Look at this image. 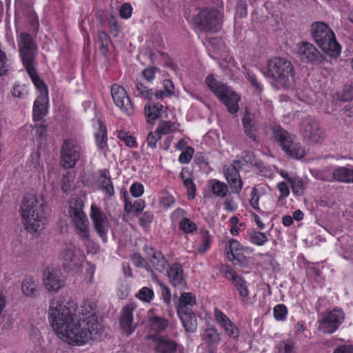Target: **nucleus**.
<instances>
[{
	"mask_svg": "<svg viewBox=\"0 0 353 353\" xmlns=\"http://www.w3.org/2000/svg\"><path fill=\"white\" fill-rule=\"evenodd\" d=\"M132 8L129 3H123L120 8L119 14L123 19H127L132 16Z\"/></svg>",
	"mask_w": 353,
	"mask_h": 353,
	"instance_id": "nucleus-63",
	"label": "nucleus"
},
{
	"mask_svg": "<svg viewBox=\"0 0 353 353\" xmlns=\"http://www.w3.org/2000/svg\"><path fill=\"white\" fill-rule=\"evenodd\" d=\"M194 150L193 148L189 146L187 147L185 150L183 152L179 157V161L181 163H188L192 158Z\"/></svg>",
	"mask_w": 353,
	"mask_h": 353,
	"instance_id": "nucleus-56",
	"label": "nucleus"
},
{
	"mask_svg": "<svg viewBox=\"0 0 353 353\" xmlns=\"http://www.w3.org/2000/svg\"><path fill=\"white\" fill-rule=\"evenodd\" d=\"M210 183L212 192L216 196L225 197L229 192V188L226 183L216 179H212Z\"/></svg>",
	"mask_w": 353,
	"mask_h": 353,
	"instance_id": "nucleus-39",
	"label": "nucleus"
},
{
	"mask_svg": "<svg viewBox=\"0 0 353 353\" xmlns=\"http://www.w3.org/2000/svg\"><path fill=\"white\" fill-rule=\"evenodd\" d=\"M166 274L170 283L173 287L182 288L185 286L183 270L179 263H175L170 265L168 269H166Z\"/></svg>",
	"mask_w": 353,
	"mask_h": 353,
	"instance_id": "nucleus-17",
	"label": "nucleus"
},
{
	"mask_svg": "<svg viewBox=\"0 0 353 353\" xmlns=\"http://www.w3.org/2000/svg\"><path fill=\"white\" fill-rule=\"evenodd\" d=\"M173 123L171 121H161L155 130L161 136L162 134H167L172 131Z\"/></svg>",
	"mask_w": 353,
	"mask_h": 353,
	"instance_id": "nucleus-50",
	"label": "nucleus"
},
{
	"mask_svg": "<svg viewBox=\"0 0 353 353\" xmlns=\"http://www.w3.org/2000/svg\"><path fill=\"white\" fill-rule=\"evenodd\" d=\"M293 348V343L289 340L283 341L279 344V351L281 353H294Z\"/></svg>",
	"mask_w": 353,
	"mask_h": 353,
	"instance_id": "nucleus-64",
	"label": "nucleus"
},
{
	"mask_svg": "<svg viewBox=\"0 0 353 353\" xmlns=\"http://www.w3.org/2000/svg\"><path fill=\"white\" fill-rule=\"evenodd\" d=\"M150 325L152 330L160 332L167 327L168 321L163 318L153 316L150 318Z\"/></svg>",
	"mask_w": 353,
	"mask_h": 353,
	"instance_id": "nucleus-44",
	"label": "nucleus"
},
{
	"mask_svg": "<svg viewBox=\"0 0 353 353\" xmlns=\"http://www.w3.org/2000/svg\"><path fill=\"white\" fill-rule=\"evenodd\" d=\"M345 314L341 310L334 309L319 321V330L325 334H332L343 322Z\"/></svg>",
	"mask_w": 353,
	"mask_h": 353,
	"instance_id": "nucleus-12",
	"label": "nucleus"
},
{
	"mask_svg": "<svg viewBox=\"0 0 353 353\" xmlns=\"http://www.w3.org/2000/svg\"><path fill=\"white\" fill-rule=\"evenodd\" d=\"M205 82L210 90L226 106L230 114H234L239 111V101L241 97L238 94L230 87L216 80L212 75H208Z\"/></svg>",
	"mask_w": 353,
	"mask_h": 353,
	"instance_id": "nucleus-5",
	"label": "nucleus"
},
{
	"mask_svg": "<svg viewBox=\"0 0 353 353\" xmlns=\"http://www.w3.org/2000/svg\"><path fill=\"white\" fill-rule=\"evenodd\" d=\"M273 313L276 320L283 321L288 314V308L283 304H278L274 306Z\"/></svg>",
	"mask_w": 353,
	"mask_h": 353,
	"instance_id": "nucleus-47",
	"label": "nucleus"
},
{
	"mask_svg": "<svg viewBox=\"0 0 353 353\" xmlns=\"http://www.w3.org/2000/svg\"><path fill=\"white\" fill-rule=\"evenodd\" d=\"M24 14L32 30L34 31H38L39 28V19L32 8L28 7Z\"/></svg>",
	"mask_w": 353,
	"mask_h": 353,
	"instance_id": "nucleus-42",
	"label": "nucleus"
},
{
	"mask_svg": "<svg viewBox=\"0 0 353 353\" xmlns=\"http://www.w3.org/2000/svg\"><path fill=\"white\" fill-rule=\"evenodd\" d=\"M37 289V283L32 277H26L21 284V291L26 296H34Z\"/></svg>",
	"mask_w": 353,
	"mask_h": 353,
	"instance_id": "nucleus-38",
	"label": "nucleus"
},
{
	"mask_svg": "<svg viewBox=\"0 0 353 353\" xmlns=\"http://www.w3.org/2000/svg\"><path fill=\"white\" fill-rule=\"evenodd\" d=\"M333 179L342 183H353V169L347 167H338L332 172Z\"/></svg>",
	"mask_w": 353,
	"mask_h": 353,
	"instance_id": "nucleus-32",
	"label": "nucleus"
},
{
	"mask_svg": "<svg viewBox=\"0 0 353 353\" xmlns=\"http://www.w3.org/2000/svg\"><path fill=\"white\" fill-rule=\"evenodd\" d=\"M305 137L312 143H317L323 139V132L319 123L312 119H308L304 124Z\"/></svg>",
	"mask_w": 353,
	"mask_h": 353,
	"instance_id": "nucleus-18",
	"label": "nucleus"
},
{
	"mask_svg": "<svg viewBox=\"0 0 353 353\" xmlns=\"http://www.w3.org/2000/svg\"><path fill=\"white\" fill-rule=\"evenodd\" d=\"M12 94L15 97L25 98L28 94V91L24 85L16 84L12 90Z\"/></svg>",
	"mask_w": 353,
	"mask_h": 353,
	"instance_id": "nucleus-62",
	"label": "nucleus"
},
{
	"mask_svg": "<svg viewBox=\"0 0 353 353\" xmlns=\"http://www.w3.org/2000/svg\"><path fill=\"white\" fill-rule=\"evenodd\" d=\"M98 41L99 43V50L103 54H105L108 51V43L110 41L108 34L101 30L98 32Z\"/></svg>",
	"mask_w": 353,
	"mask_h": 353,
	"instance_id": "nucleus-45",
	"label": "nucleus"
},
{
	"mask_svg": "<svg viewBox=\"0 0 353 353\" xmlns=\"http://www.w3.org/2000/svg\"><path fill=\"white\" fill-rule=\"evenodd\" d=\"M243 168L240 160H234L232 163L224 169V174L226 180L238 179L240 177L239 171Z\"/></svg>",
	"mask_w": 353,
	"mask_h": 353,
	"instance_id": "nucleus-36",
	"label": "nucleus"
},
{
	"mask_svg": "<svg viewBox=\"0 0 353 353\" xmlns=\"http://www.w3.org/2000/svg\"><path fill=\"white\" fill-rule=\"evenodd\" d=\"M296 54L303 61L316 65L323 63L325 59L314 45L306 41L297 44Z\"/></svg>",
	"mask_w": 353,
	"mask_h": 353,
	"instance_id": "nucleus-11",
	"label": "nucleus"
},
{
	"mask_svg": "<svg viewBox=\"0 0 353 353\" xmlns=\"http://www.w3.org/2000/svg\"><path fill=\"white\" fill-rule=\"evenodd\" d=\"M9 69L10 63L7 56L0 48V76L6 74Z\"/></svg>",
	"mask_w": 353,
	"mask_h": 353,
	"instance_id": "nucleus-52",
	"label": "nucleus"
},
{
	"mask_svg": "<svg viewBox=\"0 0 353 353\" xmlns=\"http://www.w3.org/2000/svg\"><path fill=\"white\" fill-rule=\"evenodd\" d=\"M264 74L286 88H291L295 81L294 68L290 61L284 58L274 57L270 59Z\"/></svg>",
	"mask_w": 353,
	"mask_h": 353,
	"instance_id": "nucleus-3",
	"label": "nucleus"
},
{
	"mask_svg": "<svg viewBox=\"0 0 353 353\" xmlns=\"http://www.w3.org/2000/svg\"><path fill=\"white\" fill-rule=\"evenodd\" d=\"M311 34L319 46L327 39L333 38V31L323 22H315L311 26Z\"/></svg>",
	"mask_w": 353,
	"mask_h": 353,
	"instance_id": "nucleus-15",
	"label": "nucleus"
},
{
	"mask_svg": "<svg viewBox=\"0 0 353 353\" xmlns=\"http://www.w3.org/2000/svg\"><path fill=\"white\" fill-rule=\"evenodd\" d=\"M180 178L183 181V185L187 189V196L188 199H194L196 194V185L193 181L190 172L183 168L180 173Z\"/></svg>",
	"mask_w": 353,
	"mask_h": 353,
	"instance_id": "nucleus-31",
	"label": "nucleus"
},
{
	"mask_svg": "<svg viewBox=\"0 0 353 353\" xmlns=\"http://www.w3.org/2000/svg\"><path fill=\"white\" fill-rule=\"evenodd\" d=\"M215 317L229 336L234 339L239 336V329L224 313L215 310Z\"/></svg>",
	"mask_w": 353,
	"mask_h": 353,
	"instance_id": "nucleus-21",
	"label": "nucleus"
},
{
	"mask_svg": "<svg viewBox=\"0 0 353 353\" xmlns=\"http://www.w3.org/2000/svg\"><path fill=\"white\" fill-rule=\"evenodd\" d=\"M232 282L238 292L242 303H247L250 300L248 282L240 275H234Z\"/></svg>",
	"mask_w": 353,
	"mask_h": 353,
	"instance_id": "nucleus-24",
	"label": "nucleus"
},
{
	"mask_svg": "<svg viewBox=\"0 0 353 353\" xmlns=\"http://www.w3.org/2000/svg\"><path fill=\"white\" fill-rule=\"evenodd\" d=\"M111 95L114 104L124 113L128 115L133 113L134 108L132 104L123 87L117 84L112 85L111 87Z\"/></svg>",
	"mask_w": 353,
	"mask_h": 353,
	"instance_id": "nucleus-13",
	"label": "nucleus"
},
{
	"mask_svg": "<svg viewBox=\"0 0 353 353\" xmlns=\"http://www.w3.org/2000/svg\"><path fill=\"white\" fill-rule=\"evenodd\" d=\"M196 303V296L190 292L181 293L178 305L176 306L177 312L192 311V307Z\"/></svg>",
	"mask_w": 353,
	"mask_h": 353,
	"instance_id": "nucleus-28",
	"label": "nucleus"
},
{
	"mask_svg": "<svg viewBox=\"0 0 353 353\" xmlns=\"http://www.w3.org/2000/svg\"><path fill=\"white\" fill-rule=\"evenodd\" d=\"M154 296V292L152 289H150L147 287L142 288L139 293L137 294V296L141 301L145 302H150Z\"/></svg>",
	"mask_w": 353,
	"mask_h": 353,
	"instance_id": "nucleus-51",
	"label": "nucleus"
},
{
	"mask_svg": "<svg viewBox=\"0 0 353 353\" xmlns=\"http://www.w3.org/2000/svg\"><path fill=\"white\" fill-rule=\"evenodd\" d=\"M245 75L246 79L250 81L256 90L259 92L262 90L260 83L258 81L256 75L252 71L246 70Z\"/></svg>",
	"mask_w": 353,
	"mask_h": 353,
	"instance_id": "nucleus-60",
	"label": "nucleus"
},
{
	"mask_svg": "<svg viewBox=\"0 0 353 353\" xmlns=\"http://www.w3.org/2000/svg\"><path fill=\"white\" fill-rule=\"evenodd\" d=\"M78 319L74 310L63 304L59 300L53 299L50 301L48 309V321L57 335L63 341L70 344L72 336L77 330Z\"/></svg>",
	"mask_w": 353,
	"mask_h": 353,
	"instance_id": "nucleus-1",
	"label": "nucleus"
},
{
	"mask_svg": "<svg viewBox=\"0 0 353 353\" xmlns=\"http://www.w3.org/2000/svg\"><path fill=\"white\" fill-rule=\"evenodd\" d=\"M76 225L77 234L82 241H88L90 238L89 221L87 217L73 221Z\"/></svg>",
	"mask_w": 353,
	"mask_h": 353,
	"instance_id": "nucleus-35",
	"label": "nucleus"
},
{
	"mask_svg": "<svg viewBox=\"0 0 353 353\" xmlns=\"http://www.w3.org/2000/svg\"><path fill=\"white\" fill-rule=\"evenodd\" d=\"M322 50L331 57H338L341 51V47L339 43L336 41L335 35H333V38L327 39L319 46Z\"/></svg>",
	"mask_w": 353,
	"mask_h": 353,
	"instance_id": "nucleus-30",
	"label": "nucleus"
},
{
	"mask_svg": "<svg viewBox=\"0 0 353 353\" xmlns=\"http://www.w3.org/2000/svg\"><path fill=\"white\" fill-rule=\"evenodd\" d=\"M241 249V245L238 241L235 239H231L229 241V246L227 251L228 259L230 261H240L241 254H240L239 252Z\"/></svg>",
	"mask_w": 353,
	"mask_h": 353,
	"instance_id": "nucleus-40",
	"label": "nucleus"
},
{
	"mask_svg": "<svg viewBox=\"0 0 353 353\" xmlns=\"http://www.w3.org/2000/svg\"><path fill=\"white\" fill-rule=\"evenodd\" d=\"M223 13L213 7L200 9L192 21L195 27L201 32L207 33L217 32L223 22Z\"/></svg>",
	"mask_w": 353,
	"mask_h": 353,
	"instance_id": "nucleus-4",
	"label": "nucleus"
},
{
	"mask_svg": "<svg viewBox=\"0 0 353 353\" xmlns=\"http://www.w3.org/2000/svg\"><path fill=\"white\" fill-rule=\"evenodd\" d=\"M48 103V95H39L33 106V118L34 120H41L47 113Z\"/></svg>",
	"mask_w": 353,
	"mask_h": 353,
	"instance_id": "nucleus-27",
	"label": "nucleus"
},
{
	"mask_svg": "<svg viewBox=\"0 0 353 353\" xmlns=\"http://www.w3.org/2000/svg\"><path fill=\"white\" fill-rule=\"evenodd\" d=\"M80 321L81 319L77 321V330H75L74 334L70 333L72 336V337L70 336V339H72L71 345H82L86 343L101 330V325L98 322L97 316L95 314H91L83 319L85 324L84 327H81Z\"/></svg>",
	"mask_w": 353,
	"mask_h": 353,
	"instance_id": "nucleus-7",
	"label": "nucleus"
},
{
	"mask_svg": "<svg viewBox=\"0 0 353 353\" xmlns=\"http://www.w3.org/2000/svg\"><path fill=\"white\" fill-rule=\"evenodd\" d=\"M186 332L193 333L197 328V320L193 311L177 312Z\"/></svg>",
	"mask_w": 353,
	"mask_h": 353,
	"instance_id": "nucleus-25",
	"label": "nucleus"
},
{
	"mask_svg": "<svg viewBox=\"0 0 353 353\" xmlns=\"http://www.w3.org/2000/svg\"><path fill=\"white\" fill-rule=\"evenodd\" d=\"M43 284L48 291L57 292L63 286L64 283L57 272L48 268L43 272Z\"/></svg>",
	"mask_w": 353,
	"mask_h": 353,
	"instance_id": "nucleus-19",
	"label": "nucleus"
},
{
	"mask_svg": "<svg viewBox=\"0 0 353 353\" xmlns=\"http://www.w3.org/2000/svg\"><path fill=\"white\" fill-rule=\"evenodd\" d=\"M133 263L139 268H143L147 270V271L153 272L152 268L148 265L145 260L142 257L139 253H134L132 256Z\"/></svg>",
	"mask_w": 353,
	"mask_h": 353,
	"instance_id": "nucleus-49",
	"label": "nucleus"
},
{
	"mask_svg": "<svg viewBox=\"0 0 353 353\" xmlns=\"http://www.w3.org/2000/svg\"><path fill=\"white\" fill-rule=\"evenodd\" d=\"M211 236L208 231H205L202 234V242L198 248V251L201 254H204L210 247Z\"/></svg>",
	"mask_w": 353,
	"mask_h": 353,
	"instance_id": "nucleus-48",
	"label": "nucleus"
},
{
	"mask_svg": "<svg viewBox=\"0 0 353 353\" xmlns=\"http://www.w3.org/2000/svg\"><path fill=\"white\" fill-rule=\"evenodd\" d=\"M34 64L25 66L27 72H28L34 86L39 91V95H48V89L44 82L39 77L36 70L34 68Z\"/></svg>",
	"mask_w": 353,
	"mask_h": 353,
	"instance_id": "nucleus-33",
	"label": "nucleus"
},
{
	"mask_svg": "<svg viewBox=\"0 0 353 353\" xmlns=\"http://www.w3.org/2000/svg\"><path fill=\"white\" fill-rule=\"evenodd\" d=\"M161 136L156 131L150 132L146 139L148 146L150 147L152 149L157 148V142L161 139Z\"/></svg>",
	"mask_w": 353,
	"mask_h": 353,
	"instance_id": "nucleus-59",
	"label": "nucleus"
},
{
	"mask_svg": "<svg viewBox=\"0 0 353 353\" xmlns=\"http://www.w3.org/2000/svg\"><path fill=\"white\" fill-rule=\"evenodd\" d=\"M134 310V305L133 304L127 305L123 307L120 319V327L122 332L128 336L134 332L136 328V325L133 322Z\"/></svg>",
	"mask_w": 353,
	"mask_h": 353,
	"instance_id": "nucleus-16",
	"label": "nucleus"
},
{
	"mask_svg": "<svg viewBox=\"0 0 353 353\" xmlns=\"http://www.w3.org/2000/svg\"><path fill=\"white\" fill-rule=\"evenodd\" d=\"M156 341L157 353H175L178 350V344L170 339L159 336L156 339Z\"/></svg>",
	"mask_w": 353,
	"mask_h": 353,
	"instance_id": "nucleus-26",
	"label": "nucleus"
},
{
	"mask_svg": "<svg viewBox=\"0 0 353 353\" xmlns=\"http://www.w3.org/2000/svg\"><path fill=\"white\" fill-rule=\"evenodd\" d=\"M153 218L154 215L151 212H145L139 218V224L144 228H148Z\"/></svg>",
	"mask_w": 353,
	"mask_h": 353,
	"instance_id": "nucleus-58",
	"label": "nucleus"
},
{
	"mask_svg": "<svg viewBox=\"0 0 353 353\" xmlns=\"http://www.w3.org/2000/svg\"><path fill=\"white\" fill-rule=\"evenodd\" d=\"M145 250L152 265L159 272H164L168 263L162 253L150 247L147 248Z\"/></svg>",
	"mask_w": 353,
	"mask_h": 353,
	"instance_id": "nucleus-20",
	"label": "nucleus"
},
{
	"mask_svg": "<svg viewBox=\"0 0 353 353\" xmlns=\"http://www.w3.org/2000/svg\"><path fill=\"white\" fill-rule=\"evenodd\" d=\"M117 137L121 141H124L128 147L132 148L136 144L135 138L131 135H128L125 131H119Z\"/></svg>",
	"mask_w": 353,
	"mask_h": 353,
	"instance_id": "nucleus-53",
	"label": "nucleus"
},
{
	"mask_svg": "<svg viewBox=\"0 0 353 353\" xmlns=\"http://www.w3.org/2000/svg\"><path fill=\"white\" fill-rule=\"evenodd\" d=\"M83 201L81 199L74 198L70 201L69 214L72 221L87 217L83 212Z\"/></svg>",
	"mask_w": 353,
	"mask_h": 353,
	"instance_id": "nucleus-29",
	"label": "nucleus"
},
{
	"mask_svg": "<svg viewBox=\"0 0 353 353\" xmlns=\"http://www.w3.org/2000/svg\"><path fill=\"white\" fill-rule=\"evenodd\" d=\"M82 155L81 147L73 139H65L61 148V162L66 169L73 168Z\"/></svg>",
	"mask_w": 353,
	"mask_h": 353,
	"instance_id": "nucleus-9",
	"label": "nucleus"
},
{
	"mask_svg": "<svg viewBox=\"0 0 353 353\" xmlns=\"http://www.w3.org/2000/svg\"><path fill=\"white\" fill-rule=\"evenodd\" d=\"M290 183L294 194L302 193L304 189V183L300 178L296 176Z\"/></svg>",
	"mask_w": 353,
	"mask_h": 353,
	"instance_id": "nucleus-54",
	"label": "nucleus"
},
{
	"mask_svg": "<svg viewBox=\"0 0 353 353\" xmlns=\"http://www.w3.org/2000/svg\"><path fill=\"white\" fill-rule=\"evenodd\" d=\"M175 202L174 197L168 193H163L159 198V203L165 208L171 207Z\"/></svg>",
	"mask_w": 353,
	"mask_h": 353,
	"instance_id": "nucleus-55",
	"label": "nucleus"
},
{
	"mask_svg": "<svg viewBox=\"0 0 353 353\" xmlns=\"http://www.w3.org/2000/svg\"><path fill=\"white\" fill-rule=\"evenodd\" d=\"M249 239L251 243L256 245H263L268 241V237L265 233L259 231H252L249 234Z\"/></svg>",
	"mask_w": 353,
	"mask_h": 353,
	"instance_id": "nucleus-43",
	"label": "nucleus"
},
{
	"mask_svg": "<svg viewBox=\"0 0 353 353\" xmlns=\"http://www.w3.org/2000/svg\"><path fill=\"white\" fill-rule=\"evenodd\" d=\"M90 216L95 232L103 241H105L107 234L110 229V223L107 216L96 204L91 205Z\"/></svg>",
	"mask_w": 353,
	"mask_h": 353,
	"instance_id": "nucleus-10",
	"label": "nucleus"
},
{
	"mask_svg": "<svg viewBox=\"0 0 353 353\" xmlns=\"http://www.w3.org/2000/svg\"><path fill=\"white\" fill-rule=\"evenodd\" d=\"M19 51L24 66L34 64L37 46L32 37L26 32H21L17 39Z\"/></svg>",
	"mask_w": 353,
	"mask_h": 353,
	"instance_id": "nucleus-8",
	"label": "nucleus"
},
{
	"mask_svg": "<svg viewBox=\"0 0 353 353\" xmlns=\"http://www.w3.org/2000/svg\"><path fill=\"white\" fill-rule=\"evenodd\" d=\"M99 125L98 132L95 133L96 144L99 149H105L107 147V130L105 125L101 120L97 121Z\"/></svg>",
	"mask_w": 353,
	"mask_h": 353,
	"instance_id": "nucleus-37",
	"label": "nucleus"
},
{
	"mask_svg": "<svg viewBox=\"0 0 353 353\" xmlns=\"http://www.w3.org/2000/svg\"><path fill=\"white\" fill-rule=\"evenodd\" d=\"M227 181L230 185L232 192L234 194H239L243 188V181L241 177H238V179L228 180Z\"/></svg>",
	"mask_w": 353,
	"mask_h": 353,
	"instance_id": "nucleus-61",
	"label": "nucleus"
},
{
	"mask_svg": "<svg viewBox=\"0 0 353 353\" xmlns=\"http://www.w3.org/2000/svg\"><path fill=\"white\" fill-rule=\"evenodd\" d=\"M203 339L208 344L212 345L220 341V336L215 328L210 327L205 330L203 334Z\"/></svg>",
	"mask_w": 353,
	"mask_h": 353,
	"instance_id": "nucleus-41",
	"label": "nucleus"
},
{
	"mask_svg": "<svg viewBox=\"0 0 353 353\" xmlns=\"http://www.w3.org/2000/svg\"><path fill=\"white\" fill-rule=\"evenodd\" d=\"M145 114L148 118V122L152 123L156 119L161 118L165 112L163 105L160 103L146 105L145 106Z\"/></svg>",
	"mask_w": 353,
	"mask_h": 353,
	"instance_id": "nucleus-34",
	"label": "nucleus"
},
{
	"mask_svg": "<svg viewBox=\"0 0 353 353\" xmlns=\"http://www.w3.org/2000/svg\"><path fill=\"white\" fill-rule=\"evenodd\" d=\"M46 205L42 199L35 196L24 197L21 205V215L25 220V228L30 232L41 231L46 224Z\"/></svg>",
	"mask_w": 353,
	"mask_h": 353,
	"instance_id": "nucleus-2",
	"label": "nucleus"
},
{
	"mask_svg": "<svg viewBox=\"0 0 353 353\" xmlns=\"http://www.w3.org/2000/svg\"><path fill=\"white\" fill-rule=\"evenodd\" d=\"M59 256L63 266L67 271H77L81 267V260L77 254L74 246H67Z\"/></svg>",
	"mask_w": 353,
	"mask_h": 353,
	"instance_id": "nucleus-14",
	"label": "nucleus"
},
{
	"mask_svg": "<svg viewBox=\"0 0 353 353\" xmlns=\"http://www.w3.org/2000/svg\"><path fill=\"white\" fill-rule=\"evenodd\" d=\"M179 228L185 233H192L196 230V225L188 218H183L179 223Z\"/></svg>",
	"mask_w": 353,
	"mask_h": 353,
	"instance_id": "nucleus-46",
	"label": "nucleus"
},
{
	"mask_svg": "<svg viewBox=\"0 0 353 353\" xmlns=\"http://www.w3.org/2000/svg\"><path fill=\"white\" fill-rule=\"evenodd\" d=\"M99 188L108 196V199L114 196V189L109 175V171L103 169L100 171L98 178Z\"/></svg>",
	"mask_w": 353,
	"mask_h": 353,
	"instance_id": "nucleus-22",
	"label": "nucleus"
},
{
	"mask_svg": "<svg viewBox=\"0 0 353 353\" xmlns=\"http://www.w3.org/2000/svg\"><path fill=\"white\" fill-rule=\"evenodd\" d=\"M242 122L246 135L252 141H257V137L256 134V121L255 119V115L249 112L248 109H245Z\"/></svg>",
	"mask_w": 353,
	"mask_h": 353,
	"instance_id": "nucleus-23",
	"label": "nucleus"
},
{
	"mask_svg": "<svg viewBox=\"0 0 353 353\" xmlns=\"http://www.w3.org/2000/svg\"><path fill=\"white\" fill-rule=\"evenodd\" d=\"M272 132L274 141L289 157L296 159L305 157V150L299 143L295 141V135L290 134L281 126L273 127Z\"/></svg>",
	"mask_w": 353,
	"mask_h": 353,
	"instance_id": "nucleus-6",
	"label": "nucleus"
},
{
	"mask_svg": "<svg viewBox=\"0 0 353 353\" xmlns=\"http://www.w3.org/2000/svg\"><path fill=\"white\" fill-rule=\"evenodd\" d=\"M137 90L141 97L145 99H150L152 96V90L148 88L141 82L137 83Z\"/></svg>",
	"mask_w": 353,
	"mask_h": 353,
	"instance_id": "nucleus-57",
	"label": "nucleus"
}]
</instances>
